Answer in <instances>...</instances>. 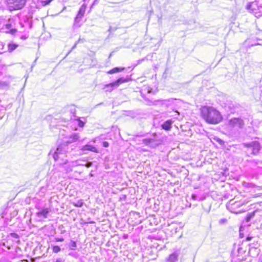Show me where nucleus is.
<instances>
[{
	"mask_svg": "<svg viewBox=\"0 0 262 262\" xmlns=\"http://www.w3.org/2000/svg\"><path fill=\"white\" fill-rule=\"evenodd\" d=\"M201 114L202 118L209 124H218L223 119L220 112L211 106H203L201 109Z\"/></svg>",
	"mask_w": 262,
	"mask_h": 262,
	"instance_id": "1",
	"label": "nucleus"
},
{
	"mask_svg": "<svg viewBox=\"0 0 262 262\" xmlns=\"http://www.w3.org/2000/svg\"><path fill=\"white\" fill-rule=\"evenodd\" d=\"M243 145L246 148V152L248 156L251 155H257L261 148L259 143L256 141L250 143H244Z\"/></svg>",
	"mask_w": 262,
	"mask_h": 262,
	"instance_id": "2",
	"label": "nucleus"
},
{
	"mask_svg": "<svg viewBox=\"0 0 262 262\" xmlns=\"http://www.w3.org/2000/svg\"><path fill=\"white\" fill-rule=\"evenodd\" d=\"M10 11L21 9L26 3V0H6Z\"/></svg>",
	"mask_w": 262,
	"mask_h": 262,
	"instance_id": "3",
	"label": "nucleus"
},
{
	"mask_svg": "<svg viewBox=\"0 0 262 262\" xmlns=\"http://www.w3.org/2000/svg\"><path fill=\"white\" fill-rule=\"evenodd\" d=\"M243 125V120L239 118H233L230 120L227 124V127L229 130L233 128H241Z\"/></svg>",
	"mask_w": 262,
	"mask_h": 262,
	"instance_id": "4",
	"label": "nucleus"
},
{
	"mask_svg": "<svg viewBox=\"0 0 262 262\" xmlns=\"http://www.w3.org/2000/svg\"><path fill=\"white\" fill-rule=\"evenodd\" d=\"M51 211V209L49 208H42L36 213V215L40 220H42L48 217Z\"/></svg>",
	"mask_w": 262,
	"mask_h": 262,
	"instance_id": "5",
	"label": "nucleus"
},
{
	"mask_svg": "<svg viewBox=\"0 0 262 262\" xmlns=\"http://www.w3.org/2000/svg\"><path fill=\"white\" fill-rule=\"evenodd\" d=\"M86 8V5L85 4H83L81 6L79 10L78 11V14L75 18V25L79 23L82 17L83 16L85 12Z\"/></svg>",
	"mask_w": 262,
	"mask_h": 262,
	"instance_id": "6",
	"label": "nucleus"
},
{
	"mask_svg": "<svg viewBox=\"0 0 262 262\" xmlns=\"http://www.w3.org/2000/svg\"><path fill=\"white\" fill-rule=\"evenodd\" d=\"M65 154V151L63 149L62 146H59L53 154V158L55 161H57L60 158H62Z\"/></svg>",
	"mask_w": 262,
	"mask_h": 262,
	"instance_id": "7",
	"label": "nucleus"
},
{
	"mask_svg": "<svg viewBox=\"0 0 262 262\" xmlns=\"http://www.w3.org/2000/svg\"><path fill=\"white\" fill-rule=\"evenodd\" d=\"M180 253V250H177L174 251L166 258V262H177Z\"/></svg>",
	"mask_w": 262,
	"mask_h": 262,
	"instance_id": "8",
	"label": "nucleus"
},
{
	"mask_svg": "<svg viewBox=\"0 0 262 262\" xmlns=\"http://www.w3.org/2000/svg\"><path fill=\"white\" fill-rule=\"evenodd\" d=\"M127 81H128V80L127 79L124 78H120L116 81L106 85V87H111V89L110 90V91H111L113 90V88L114 86H118L120 83H124Z\"/></svg>",
	"mask_w": 262,
	"mask_h": 262,
	"instance_id": "9",
	"label": "nucleus"
},
{
	"mask_svg": "<svg viewBox=\"0 0 262 262\" xmlns=\"http://www.w3.org/2000/svg\"><path fill=\"white\" fill-rule=\"evenodd\" d=\"M81 149L83 151L89 150V151H93L94 152H98L97 149L95 147H94L92 145H88V144L82 146V148H81Z\"/></svg>",
	"mask_w": 262,
	"mask_h": 262,
	"instance_id": "10",
	"label": "nucleus"
},
{
	"mask_svg": "<svg viewBox=\"0 0 262 262\" xmlns=\"http://www.w3.org/2000/svg\"><path fill=\"white\" fill-rule=\"evenodd\" d=\"M173 121L171 120H168L165 121L162 125V128L165 130H169L171 127Z\"/></svg>",
	"mask_w": 262,
	"mask_h": 262,
	"instance_id": "11",
	"label": "nucleus"
},
{
	"mask_svg": "<svg viewBox=\"0 0 262 262\" xmlns=\"http://www.w3.org/2000/svg\"><path fill=\"white\" fill-rule=\"evenodd\" d=\"M79 138L78 134H73L70 136L69 140L68 141V143H72L76 141Z\"/></svg>",
	"mask_w": 262,
	"mask_h": 262,
	"instance_id": "12",
	"label": "nucleus"
},
{
	"mask_svg": "<svg viewBox=\"0 0 262 262\" xmlns=\"http://www.w3.org/2000/svg\"><path fill=\"white\" fill-rule=\"evenodd\" d=\"M124 68H115L107 72L109 74H113L114 73H118L124 70Z\"/></svg>",
	"mask_w": 262,
	"mask_h": 262,
	"instance_id": "13",
	"label": "nucleus"
},
{
	"mask_svg": "<svg viewBox=\"0 0 262 262\" xmlns=\"http://www.w3.org/2000/svg\"><path fill=\"white\" fill-rule=\"evenodd\" d=\"M17 47H18V45L16 44L9 43L8 45V50L10 51H12L14 50H15Z\"/></svg>",
	"mask_w": 262,
	"mask_h": 262,
	"instance_id": "14",
	"label": "nucleus"
},
{
	"mask_svg": "<svg viewBox=\"0 0 262 262\" xmlns=\"http://www.w3.org/2000/svg\"><path fill=\"white\" fill-rule=\"evenodd\" d=\"M83 202L82 200H78L76 202L73 203L76 207H81L83 205Z\"/></svg>",
	"mask_w": 262,
	"mask_h": 262,
	"instance_id": "15",
	"label": "nucleus"
},
{
	"mask_svg": "<svg viewBox=\"0 0 262 262\" xmlns=\"http://www.w3.org/2000/svg\"><path fill=\"white\" fill-rule=\"evenodd\" d=\"M77 245L75 242L71 241L70 244V249L71 250H74L76 247Z\"/></svg>",
	"mask_w": 262,
	"mask_h": 262,
	"instance_id": "16",
	"label": "nucleus"
},
{
	"mask_svg": "<svg viewBox=\"0 0 262 262\" xmlns=\"http://www.w3.org/2000/svg\"><path fill=\"white\" fill-rule=\"evenodd\" d=\"M75 120L77 121L78 126L79 127H82L84 125V124H85L84 122H83L82 121H81V120H80L79 118H77Z\"/></svg>",
	"mask_w": 262,
	"mask_h": 262,
	"instance_id": "17",
	"label": "nucleus"
},
{
	"mask_svg": "<svg viewBox=\"0 0 262 262\" xmlns=\"http://www.w3.org/2000/svg\"><path fill=\"white\" fill-rule=\"evenodd\" d=\"M61 249L58 246H54L53 247V251L54 253H58L60 251Z\"/></svg>",
	"mask_w": 262,
	"mask_h": 262,
	"instance_id": "18",
	"label": "nucleus"
},
{
	"mask_svg": "<svg viewBox=\"0 0 262 262\" xmlns=\"http://www.w3.org/2000/svg\"><path fill=\"white\" fill-rule=\"evenodd\" d=\"M251 165H253V164H255L256 165H258L259 164H262L261 161H257V160H252L250 162Z\"/></svg>",
	"mask_w": 262,
	"mask_h": 262,
	"instance_id": "19",
	"label": "nucleus"
},
{
	"mask_svg": "<svg viewBox=\"0 0 262 262\" xmlns=\"http://www.w3.org/2000/svg\"><path fill=\"white\" fill-rule=\"evenodd\" d=\"M52 1V0L42 1V5L46 6V5H49Z\"/></svg>",
	"mask_w": 262,
	"mask_h": 262,
	"instance_id": "20",
	"label": "nucleus"
},
{
	"mask_svg": "<svg viewBox=\"0 0 262 262\" xmlns=\"http://www.w3.org/2000/svg\"><path fill=\"white\" fill-rule=\"evenodd\" d=\"M84 165L86 167H90L91 166H92V163L91 162H86Z\"/></svg>",
	"mask_w": 262,
	"mask_h": 262,
	"instance_id": "21",
	"label": "nucleus"
},
{
	"mask_svg": "<svg viewBox=\"0 0 262 262\" xmlns=\"http://www.w3.org/2000/svg\"><path fill=\"white\" fill-rule=\"evenodd\" d=\"M103 146L105 147H107L109 146V144L107 142L104 141L103 142Z\"/></svg>",
	"mask_w": 262,
	"mask_h": 262,
	"instance_id": "22",
	"label": "nucleus"
},
{
	"mask_svg": "<svg viewBox=\"0 0 262 262\" xmlns=\"http://www.w3.org/2000/svg\"><path fill=\"white\" fill-rule=\"evenodd\" d=\"M63 240L64 239H63V238H55L56 242H63Z\"/></svg>",
	"mask_w": 262,
	"mask_h": 262,
	"instance_id": "23",
	"label": "nucleus"
},
{
	"mask_svg": "<svg viewBox=\"0 0 262 262\" xmlns=\"http://www.w3.org/2000/svg\"><path fill=\"white\" fill-rule=\"evenodd\" d=\"M74 166V165H72L70 166V167H68V169L67 170V172H70V171H71L72 170V167H73Z\"/></svg>",
	"mask_w": 262,
	"mask_h": 262,
	"instance_id": "24",
	"label": "nucleus"
},
{
	"mask_svg": "<svg viewBox=\"0 0 262 262\" xmlns=\"http://www.w3.org/2000/svg\"><path fill=\"white\" fill-rule=\"evenodd\" d=\"M11 235L13 237L16 238H17L18 237L17 234L16 233H11Z\"/></svg>",
	"mask_w": 262,
	"mask_h": 262,
	"instance_id": "25",
	"label": "nucleus"
},
{
	"mask_svg": "<svg viewBox=\"0 0 262 262\" xmlns=\"http://www.w3.org/2000/svg\"><path fill=\"white\" fill-rule=\"evenodd\" d=\"M55 262H63V260L61 258H58L56 260Z\"/></svg>",
	"mask_w": 262,
	"mask_h": 262,
	"instance_id": "26",
	"label": "nucleus"
},
{
	"mask_svg": "<svg viewBox=\"0 0 262 262\" xmlns=\"http://www.w3.org/2000/svg\"><path fill=\"white\" fill-rule=\"evenodd\" d=\"M78 42H79V40L75 42V45L73 46V47L72 48V49H73L76 48V46H77V45Z\"/></svg>",
	"mask_w": 262,
	"mask_h": 262,
	"instance_id": "27",
	"label": "nucleus"
},
{
	"mask_svg": "<svg viewBox=\"0 0 262 262\" xmlns=\"http://www.w3.org/2000/svg\"><path fill=\"white\" fill-rule=\"evenodd\" d=\"M252 239V237H247V238H246V240L247 241H250L251 239Z\"/></svg>",
	"mask_w": 262,
	"mask_h": 262,
	"instance_id": "28",
	"label": "nucleus"
},
{
	"mask_svg": "<svg viewBox=\"0 0 262 262\" xmlns=\"http://www.w3.org/2000/svg\"><path fill=\"white\" fill-rule=\"evenodd\" d=\"M16 31V29H12L11 30L12 33H13Z\"/></svg>",
	"mask_w": 262,
	"mask_h": 262,
	"instance_id": "29",
	"label": "nucleus"
},
{
	"mask_svg": "<svg viewBox=\"0 0 262 262\" xmlns=\"http://www.w3.org/2000/svg\"><path fill=\"white\" fill-rule=\"evenodd\" d=\"M20 262H28V261L26 260H21Z\"/></svg>",
	"mask_w": 262,
	"mask_h": 262,
	"instance_id": "30",
	"label": "nucleus"
},
{
	"mask_svg": "<svg viewBox=\"0 0 262 262\" xmlns=\"http://www.w3.org/2000/svg\"><path fill=\"white\" fill-rule=\"evenodd\" d=\"M67 160H66L65 162H64L63 163L61 162V163H60V164H66V163H67Z\"/></svg>",
	"mask_w": 262,
	"mask_h": 262,
	"instance_id": "31",
	"label": "nucleus"
},
{
	"mask_svg": "<svg viewBox=\"0 0 262 262\" xmlns=\"http://www.w3.org/2000/svg\"><path fill=\"white\" fill-rule=\"evenodd\" d=\"M144 141H147V139H145V140H144ZM148 141H150V140H148Z\"/></svg>",
	"mask_w": 262,
	"mask_h": 262,
	"instance_id": "32",
	"label": "nucleus"
},
{
	"mask_svg": "<svg viewBox=\"0 0 262 262\" xmlns=\"http://www.w3.org/2000/svg\"><path fill=\"white\" fill-rule=\"evenodd\" d=\"M255 16H256V17H258V16H259V15H255Z\"/></svg>",
	"mask_w": 262,
	"mask_h": 262,
	"instance_id": "33",
	"label": "nucleus"
},
{
	"mask_svg": "<svg viewBox=\"0 0 262 262\" xmlns=\"http://www.w3.org/2000/svg\"><path fill=\"white\" fill-rule=\"evenodd\" d=\"M9 26V25H7V28H9V27H8Z\"/></svg>",
	"mask_w": 262,
	"mask_h": 262,
	"instance_id": "34",
	"label": "nucleus"
}]
</instances>
